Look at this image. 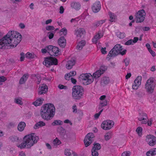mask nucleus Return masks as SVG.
Returning <instances> with one entry per match:
<instances>
[{
  "label": "nucleus",
  "mask_w": 156,
  "mask_h": 156,
  "mask_svg": "<svg viewBox=\"0 0 156 156\" xmlns=\"http://www.w3.org/2000/svg\"><path fill=\"white\" fill-rule=\"evenodd\" d=\"M22 39L21 34L18 32L11 31L0 40V48H8L9 46L16 47Z\"/></svg>",
  "instance_id": "obj_1"
},
{
  "label": "nucleus",
  "mask_w": 156,
  "mask_h": 156,
  "mask_svg": "<svg viewBox=\"0 0 156 156\" xmlns=\"http://www.w3.org/2000/svg\"><path fill=\"white\" fill-rule=\"evenodd\" d=\"M55 112V108L52 104L47 103L41 108L40 114L42 119L46 120L51 119Z\"/></svg>",
  "instance_id": "obj_2"
},
{
  "label": "nucleus",
  "mask_w": 156,
  "mask_h": 156,
  "mask_svg": "<svg viewBox=\"0 0 156 156\" xmlns=\"http://www.w3.org/2000/svg\"><path fill=\"white\" fill-rule=\"evenodd\" d=\"M39 138L35 135L34 133L27 135L23 138V141L18 146V147L21 149L26 147L30 148L34 144L37 142Z\"/></svg>",
  "instance_id": "obj_3"
},
{
  "label": "nucleus",
  "mask_w": 156,
  "mask_h": 156,
  "mask_svg": "<svg viewBox=\"0 0 156 156\" xmlns=\"http://www.w3.org/2000/svg\"><path fill=\"white\" fill-rule=\"evenodd\" d=\"M122 46L120 44H116L109 52L107 56V59L109 60L111 59L112 57H114L119 54L122 55H125L126 53V50L124 49L122 51Z\"/></svg>",
  "instance_id": "obj_4"
},
{
  "label": "nucleus",
  "mask_w": 156,
  "mask_h": 156,
  "mask_svg": "<svg viewBox=\"0 0 156 156\" xmlns=\"http://www.w3.org/2000/svg\"><path fill=\"white\" fill-rule=\"evenodd\" d=\"M83 91V88L82 86L79 85L74 86L72 89V95L73 98L76 100L81 99Z\"/></svg>",
  "instance_id": "obj_5"
},
{
  "label": "nucleus",
  "mask_w": 156,
  "mask_h": 156,
  "mask_svg": "<svg viewBox=\"0 0 156 156\" xmlns=\"http://www.w3.org/2000/svg\"><path fill=\"white\" fill-rule=\"evenodd\" d=\"M79 80L82 82L84 85H87L91 83L94 81L93 76L90 74H82L79 77Z\"/></svg>",
  "instance_id": "obj_6"
},
{
  "label": "nucleus",
  "mask_w": 156,
  "mask_h": 156,
  "mask_svg": "<svg viewBox=\"0 0 156 156\" xmlns=\"http://www.w3.org/2000/svg\"><path fill=\"white\" fill-rule=\"evenodd\" d=\"M156 84L154 83V78L151 77L148 79L145 84V88L149 94L153 92Z\"/></svg>",
  "instance_id": "obj_7"
},
{
  "label": "nucleus",
  "mask_w": 156,
  "mask_h": 156,
  "mask_svg": "<svg viewBox=\"0 0 156 156\" xmlns=\"http://www.w3.org/2000/svg\"><path fill=\"white\" fill-rule=\"evenodd\" d=\"M43 64L47 67L52 65H57L58 64L57 59L55 57H48L45 58L43 62Z\"/></svg>",
  "instance_id": "obj_8"
},
{
  "label": "nucleus",
  "mask_w": 156,
  "mask_h": 156,
  "mask_svg": "<svg viewBox=\"0 0 156 156\" xmlns=\"http://www.w3.org/2000/svg\"><path fill=\"white\" fill-rule=\"evenodd\" d=\"M146 14L145 11L143 9L139 11L135 14L136 19V23H141L143 22L144 20Z\"/></svg>",
  "instance_id": "obj_9"
},
{
  "label": "nucleus",
  "mask_w": 156,
  "mask_h": 156,
  "mask_svg": "<svg viewBox=\"0 0 156 156\" xmlns=\"http://www.w3.org/2000/svg\"><path fill=\"white\" fill-rule=\"evenodd\" d=\"M94 136L92 133H90L86 135L84 140V142L86 147H87L94 141Z\"/></svg>",
  "instance_id": "obj_10"
},
{
  "label": "nucleus",
  "mask_w": 156,
  "mask_h": 156,
  "mask_svg": "<svg viewBox=\"0 0 156 156\" xmlns=\"http://www.w3.org/2000/svg\"><path fill=\"white\" fill-rule=\"evenodd\" d=\"M114 124L113 121L111 120H106L104 121L102 123L101 126L104 129L106 130L111 129Z\"/></svg>",
  "instance_id": "obj_11"
},
{
  "label": "nucleus",
  "mask_w": 156,
  "mask_h": 156,
  "mask_svg": "<svg viewBox=\"0 0 156 156\" xmlns=\"http://www.w3.org/2000/svg\"><path fill=\"white\" fill-rule=\"evenodd\" d=\"M139 114L138 119L140 121H142L141 123L142 124H146L147 122V114L141 111L139 112Z\"/></svg>",
  "instance_id": "obj_12"
},
{
  "label": "nucleus",
  "mask_w": 156,
  "mask_h": 156,
  "mask_svg": "<svg viewBox=\"0 0 156 156\" xmlns=\"http://www.w3.org/2000/svg\"><path fill=\"white\" fill-rule=\"evenodd\" d=\"M142 77L138 76L135 80L134 83L132 85V89L133 90H137L139 86L141 85Z\"/></svg>",
  "instance_id": "obj_13"
},
{
  "label": "nucleus",
  "mask_w": 156,
  "mask_h": 156,
  "mask_svg": "<svg viewBox=\"0 0 156 156\" xmlns=\"http://www.w3.org/2000/svg\"><path fill=\"white\" fill-rule=\"evenodd\" d=\"M101 6L100 2L99 1H97L93 4L92 7L93 11L95 13L98 12L101 9Z\"/></svg>",
  "instance_id": "obj_14"
},
{
  "label": "nucleus",
  "mask_w": 156,
  "mask_h": 156,
  "mask_svg": "<svg viewBox=\"0 0 156 156\" xmlns=\"http://www.w3.org/2000/svg\"><path fill=\"white\" fill-rule=\"evenodd\" d=\"M48 89V86L45 84H43L42 86L39 87L38 94L39 95H41L45 94L47 92Z\"/></svg>",
  "instance_id": "obj_15"
},
{
  "label": "nucleus",
  "mask_w": 156,
  "mask_h": 156,
  "mask_svg": "<svg viewBox=\"0 0 156 156\" xmlns=\"http://www.w3.org/2000/svg\"><path fill=\"white\" fill-rule=\"evenodd\" d=\"M76 62V61L75 59L71 58L70 60L68 61L66 65V68L68 69H72L73 66L75 65Z\"/></svg>",
  "instance_id": "obj_16"
},
{
  "label": "nucleus",
  "mask_w": 156,
  "mask_h": 156,
  "mask_svg": "<svg viewBox=\"0 0 156 156\" xmlns=\"http://www.w3.org/2000/svg\"><path fill=\"white\" fill-rule=\"evenodd\" d=\"M85 33V30L84 28H80L75 30V34L77 37H81Z\"/></svg>",
  "instance_id": "obj_17"
},
{
  "label": "nucleus",
  "mask_w": 156,
  "mask_h": 156,
  "mask_svg": "<svg viewBox=\"0 0 156 156\" xmlns=\"http://www.w3.org/2000/svg\"><path fill=\"white\" fill-rule=\"evenodd\" d=\"M58 43L61 47L64 48L66 44V40L64 37H61L58 39Z\"/></svg>",
  "instance_id": "obj_18"
},
{
  "label": "nucleus",
  "mask_w": 156,
  "mask_h": 156,
  "mask_svg": "<svg viewBox=\"0 0 156 156\" xmlns=\"http://www.w3.org/2000/svg\"><path fill=\"white\" fill-rule=\"evenodd\" d=\"M103 67H102L100 68V69L96 71L95 73L93 74V77L97 79L99 77L101 74H103V72L105 71V69L103 70L102 68Z\"/></svg>",
  "instance_id": "obj_19"
},
{
  "label": "nucleus",
  "mask_w": 156,
  "mask_h": 156,
  "mask_svg": "<svg viewBox=\"0 0 156 156\" xmlns=\"http://www.w3.org/2000/svg\"><path fill=\"white\" fill-rule=\"evenodd\" d=\"M103 36V33L101 31H99L98 34L95 35L92 39V41L95 43H96L97 41Z\"/></svg>",
  "instance_id": "obj_20"
},
{
  "label": "nucleus",
  "mask_w": 156,
  "mask_h": 156,
  "mask_svg": "<svg viewBox=\"0 0 156 156\" xmlns=\"http://www.w3.org/2000/svg\"><path fill=\"white\" fill-rule=\"evenodd\" d=\"M109 82V78L105 76L101 78V84L102 86H104L108 84Z\"/></svg>",
  "instance_id": "obj_21"
},
{
  "label": "nucleus",
  "mask_w": 156,
  "mask_h": 156,
  "mask_svg": "<svg viewBox=\"0 0 156 156\" xmlns=\"http://www.w3.org/2000/svg\"><path fill=\"white\" fill-rule=\"evenodd\" d=\"M58 48L57 47L53 46L51 53H50V55L51 56H56L58 55Z\"/></svg>",
  "instance_id": "obj_22"
},
{
  "label": "nucleus",
  "mask_w": 156,
  "mask_h": 156,
  "mask_svg": "<svg viewBox=\"0 0 156 156\" xmlns=\"http://www.w3.org/2000/svg\"><path fill=\"white\" fill-rule=\"evenodd\" d=\"M44 100L42 98H39L33 103V104L36 106L41 105L42 104Z\"/></svg>",
  "instance_id": "obj_23"
},
{
  "label": "nucleus",
  "mask_w": 156,
  "mask_h": 156,
  "mask_svg": "<svg viewBox=\"0 0 156 156\" xmlns=\"http://www.w3.org/2000/svg\"><path fill=\"white\" fill-rule=\"evenodd\" d=\"M28 74H25L23 75L22 77L20 79L19 83L20 84L24 83L28 78Z\"/></svg>",
  "instance_id": "obj_24"
},
{
  "label": "nucleus",
  "mask_w": 156,
  "mask_h": 156,
  "mask_svg": "<svg viewBox=\"0 0 156 156\" xmlns=\"http://www.w3.org/2000/svg\"><path fill=\"white\" fill-rule=\"evenodd\" d=\"M26 125V123L24 122H20L18 126L17 129L20 132L23 131L24 130Z\"/></svg>",
  "instance_id": "obj_25"
},
{
  "label": "nucleus",
  "mask_w": 156,
  "mask_h": 156,
  "mask_svg": "<svg viewBox=\"0 0 156 156\" xmlns=\"http://www.w3.org/2000/svg\"><path fill=\"white\" fill-rule=\"evenodd\" d=\"M150 138L151 139L149 143V144L151 146H153L156 143V137L153 135H150Z\"/></svg>",
  "instance_id": "obj_26"
},
{
  "label": "nucleus",
  "mask_w": 156,
  "mask_h": 156,
  "mask_svg": "<svg viewBox=\"0 0 156 156\" xmlns=\"http://www.w3.org/2000/svg\"><path fill=\"white\" fill-rule=\"evenodd\" d=\"M71 6L73 8H74L76 10H79L80 8L81 5L78 2H72L71 4Z\"/></svg>",
  "instance_id": "obj_27"
},
{
  "label": "nucleus",
  "mask_w": 156,
  "mask_h": 156,
  "mask_svg": "<svg viewBox=\"0 0 156 156\" xmlns=\"http://www.w3.org/2000/svg\"><path fill=\"white\" fill-rule=\"evenodd\" d=\"M45 125V123L42 121L37 122L34 126V128L35 129H38L39 127H42Z\"/></svg>",
  "instance_id": "obj_28"
},
{
  "label": "nucleus",
  "mask_w": 156,
  "mask_h": 156,
  "mask_svg": "<svg viewBox=\"0 0 156 156\" xmlns=\"http://www.w3.org/2000/svg\"><path fill=\"white\" fill-rule=\"evenodd\" d=\"M86 44V41L84 40H82L80 42H79L76 46V48L77 49L81 50L83 47L85 46Z\"/></svg>",
  "instance_id": "obj_29"
},
{
  "label": "nucleus",
  "mask_w": 156,
  "mask_h": 156,
  "mask_svg": "<svg viewBox=\"0 0 156 156\" xmlns=\"http://www.w3.org/2000/svg\"><path fill=\"white\" fill-rule=\"evenodd\" d=\"M57 131L60 135L62 136H64L66 133L65 129L62 126L58 127Z\"/></svg>",
  "instance_id": "obj_30"
},
{
  "label": "nucleus",
  "mask_w": 156,
  "mask_h": 156,
  "mask_svg": "<svg viewBox=\"0 0 156 156\" xmlns=\"http://www.w3.org/2000/svg\"><path fill=\"white\" fill-rule=\"evenodd\" d=\"M62 124L63 122L60 120H55L51 123V125L53 126L62 125Z\"/></svg>",
  "instance_id": "obj_31"
},
{
  "label": "nucleus",
  "mask_w": 156,
  "mask_h": 156,
  "mask_svg": "<svg viewBox=\"0 0 156 156\" xmlns=\"http://www.w3.org/2000/svg\"><path fill=\"white\" fill-rule=\"evenodd\" d=\"M109 15L110 17L109 21L111 22H113L115 21L116 16L115 14L111 12H108Z\"/></svg>",
  "instance_id": "obj_32"
},
{
  "label": "nucleus",
  "mask_w": 156,
  "mask_h": 156,
  "mask_svg": "<svg viewBox=\"0 0 156 156\" xmlns=\"http://www.w3.org/2000/svg\"><path fill=\"white\" fill-rule=\"evenodd\" d=\"M105 20H101L100 21H98L93 24V25L94 27H97L102 24L103 23L105 22Z\"/></svg>",
  "instance_id": "obj_33"
},
{
  "label": "nucleus",
  "mask_w": 156,
  "mask_h": 156,
  "mask_svg": "<svg viewBox=\"0 0 156 156\" xmlns=\"http://www.w3.org/2000/svg\"><path fill=\"white\" fill-rule=\"evenodd\" d=\"M26 57L30 59L36 57V55L34 53H30L28 52L26 55Z\"/></svg>",
  "instance_id": "obj_34"
},
{
  "label": "nucleus",
  "mask_w": 156,
  "mask_h": 156,
  "mask_svg": "<svg viewBox=\"0 0 156 156\" xmlns=\"http://www.w3.org/2000/svg\"><path fill=\"white\" fill-rule=\"evenodd\" d=\"M112 137V133L111 132L106 133L105 136V140L107 141L109 140Z\"/></svg>",
  "instance_id": "obj_35"
},
{
  "label": "nucleus",
  "mask_w": 156,
  "mask_h": 156,
  "mask_svg": "<svg viewBox=\"0 0 156 156\" xmlns=\"http://www.w3.org/2000/svg\"><path fill=\"white\" fill-rule=\"evenodd\" d=\"M116 35L120 39H123L125 37V34L124 33H121L120 32H117Z\"/></svg>",
  "instance_id": "obj_36"
},
{
  "label": "nucleus",
  "mask_w": 156,
  "mask_h": 156,
  "mask_svg": "<svg viewBox=\"0 0 156 156\" xmlns=\"http://www.w3.org/2000/svg\"><path fill=\"white\" fill-rule=\"evenodd\" d=\"M93 145H94V146L92 148H94V149H95V150L98 151L101 148V145L99 143H94Z\"/></svg>",
  "instance_id": "obj_37"
},
{
  "label": "nucleus",
  "mask_w": 156,
  "mask_h": 156,
  "mask_svg": "<svg viewBox=\"0 0 156 156\" xmlns=\"http://www.w3.org/2000/svg\"><path fill=\"white\" fill-rule=\"evenodd\" d=\"M53 143L54 146H57L59 145L61 143V142L57 138H56L54 139L53 142Z\"/></svg>",
  "instance_id": "obj_38"
},
{
  "label": "nucleus",
  "mask_w": 156,
  "mask_h": 156,
  "mask_svg": "<svg viewBox=\"0 0 156 156\" xmlns=\"http://www.w3.org/2000/svg\"><path fill=\"white\" fill-rule=\"evenodd\" d=\"M21 99V98H16L14 99V102L17 104L22 105H23V103Z\"/></svg>",
  "instance_id": "obj_39"
},
{
  "label": "nucleus",
  "mask_w": 156,
  "mask_h": 156,
  "mask_svg": "<svg viewBox=\"0 0 156 156\" xmlns=\"http://www.w3.org/2000/svg\"><path fill=\"white\" fill-rule=\"evenodd\" d=\"M9 139L12 142H15L18 140V138L16 136H10Z\"/></svg>",
  "instance_id": "obj_40"
},
{
  "label": "nucleus",
  "mask_w": 156,
  "mask_h": 156,
  "mask_svg": "<svg viewBox=\"0 0 156 156\" xmlns=\"http://www.w3.org/2000/svg\"><path fill=\"white\" fill-rule=\"evenodd\" d=\"M92 155V156H98V153L97 150L95 149H94V148H92L91 150Z\"/></svg>",
  "instance_id": "obj_41"
},
{
  "label": "nucleus",
  "mask_w": 156,
  "mask_h": 156,
  "mask_svg": "<svg viewBox=\"0 0 156 156\" xmlns=\"http://www.w3.org/2000/svg\"><path fill=\"white\" fill-rule=\"evenodd\" d=\"M46 47L47 50V52L49 54L50 53H51L53 46L52 45H48L46 46Z\"/></svg>",
  "instance_id": "obj_42"
},
{
  "label": "nucleus",
  "mask_w": 156,
  "mask_h": 156,
  "mask_svg": "<svg viewBox=\"0 0 156 156\" xmlns=\"http://www.w3.org/2000/svg\"><path fill=\"white\" fill-rule=\"evenodd\" d=\"M142 130V129L141 127H138L136 129V131L139 136H141V135Z\"/></svg>",
  "instance_id": "obj_43"
},
{
  "label": "nucleus",
  "mask_w": 156,
  "mask_h": 156,
  "mask_svg": "<svg viewBox=\"0 0 156 156\" xmlns=\"http://www.w3.org/2000/svg\"><path fill=\"white\" fill-rule=\"evenodd\" d=\"M71 151H72L68 149H66L65 150V154L67 156H69L72 152Z\"/></svg>",
  "instance_id": "obj_44"
},
{
  "label": "nucleus",
  "mask_w": 156,
  "mask_h": 156,
  "mask_svg": "<svg viewBox=\"0 0 156 156\" xmlns=\"http://www.w3.org/2000/svg\"><path fill=\"white\" fill-rule=\"evenodd\" d=\"M123 62L125 63V66H127L129 65L130 62V60L129 58H126L123 61Z\"/></svg>",
  "instance_id": "obj_45"
},
{
  "label": "nucleus",
  "mask_w": 156,
  "mask_h": 156,
  "mask_svg": "<svg viewBox=\"0 0 156 156\" xmlns=\"http://www.w3.org/2000/svg\"><path fill=\"white\" fill-rule=\"evenodd\" d=\"M133 40L132 39H130L127 42H126L124 44L125 45H133Z\"/></svg>",
  "instance_id": "obj_46"
},
{
  "label": "nucleus",
  "mask_w": 156,
  "mask_h": 156,
  "mask_svg": "<svg viewBox=\"0 0 156 156\" xmlns=\"http://www.w3.org/2000/svg\"><path fill=\"white\" fill-rule=\"evenodd\" d=\"M34 76L36 77L37 78V84H39L41 81V77L38 75H36L35 74Z\"/></svg>",
  "instance_id": "obj_47"
},
{
  "label": "nucleus",
  "mask_w": 156,
  "mask_h": 156,
  "mask_svg": "<svg viewBox=\"0 0 156 156\" xmlns=\"http://www.w3.org/2000/svg\"><path fill=\"white\" fill-rule=\"evenodd\" d=\"M55 28L53 26H47L46 27V29L47 30H54Z\"/></svg>",
  "instance_id": "obj_48"
},
{
  "label": "nucleus",
  "mask_w": 156,
  "mask_h": 156,
  "mask_svg": "<svg viewBox=\"0 0 156 156\" xmlns=\"http://www.w3.org/2000/svg\"><path fill=\"white\" fill-rule=\"evenodd\" d=\"M103 110V109H102L101 110H100V111L98 113H96L94 115V118L96 119H97L98 118V117H99L101 114Z\"/></svg>",
  "instance_id": "obj_49"
},
{
  "label": "nucleus",
  "mask_w": 156,
  "mask_h": 156,
  "mask_svg": "<svg viewBox=\"0 0 156 156\" xmlns=\"http://www.w3.org/2000/svg\"><path fill=\"white\" fill-rule=\"evenodd\" d=\"M100 105L103 107L106 106L107 105V100H105L104 101H101L100 102Z\"/></svg>",
  "instance_id": "obj_50"
},
{
  "label": "nucleus",
  "mask_w": 156,
  "mask_h": 156,
  "mask_svg": "<svg viewBox=\"0 0 156 156\" xmlns=\"http://www.w3.org/2000/svg\"><path fill=\"white\" fill-rule=\"evenodd\" d=\"M60 31L61 32H62L65 36H66L67 34V30L65 28H62Z\"/></svg>",
  "instance_id": "obj_51"
},
{
  "label": "nucleus",
  "mask_w": 156,
  "mask_h": 156,
  "mask_svg": "<svg viewBox=\"0 0 156 156\" xmlns=\"http://www.w3.org/2000/svg\"><path fill=\"white\" fill-rule=\"evenodd\" d=\"M58 88L60 89H67V87L62 84H59L58 86Z\"/></svg>",
  "instance_id": "obj_52"
},
{
  "label": "nucleus",
  "mask_w": 156,
  "mask_h": 156,
  "mask_svg": "<svg viewBox=\"0 0 156 156\" xmlns=\"http://www.w3.org/2000/svg\"><path fill=\"white\" fill-rule=\"evenodd\" d=\"M48 34H49L48 35L49 39H52L53 38L54 35V34L53 33V31L48 32Z\"/></svg>",
  "instance_id": "obj_53"
},
{
  "label": "nucleus",
  "mask_w": 156,
  "mask_h": 156,
  "mask_svg": "<svg viewBox=\"0 0 156 156\" xmlns=\"http://www.w3.org/2000/svg\"><path fill=\"white\" fill-rule=\"evenodd\" d=\"M21 57L20 58V60L21 61H23L24 60L25 58L24 54L23 52H22L20 54Z\"/></svg>",
  "instance_id": "obj_54"
},
{
  "label": "nucleus",
  "mask_w": 156,
  "mask_h": 156,
  "mask_svg": "<svg viewBox=\"0 0 156 156\" xmlns=\"http://www.w3.org/2000/svg\"><path fill=\"white\" fill-rule=\"evenodd\" d=\"M129 151H125L122 154V156H129Z\"/></svg>",
  "instance_id": "obj_55"
},
{
  "label": "nucleus",
  "mask_w": 156,
  "mask_h": 156,
  "mask_svg": "<svg viewBox=\"0 0 156 156\" xmlns=\"http://www.w3.org/2000/svg\"><path fill=\"white\" fill-rule=\"evenodd\" d=\"M6 80V78L3 76H0V83L4 82Z\"/></svg>",
  "instance_id": "obj_56"
},
{
  "label": "nucleus",
  "mask_w": 156,
  "mask_h": 156,
  "mask_svg": "<svg viewBox=\"0 0 156 156\" xmlns=\"http://www.w3.org/2000/svg\"><path fill=\"white\" fill-rule=\"evenodd\" d=\"M72 109H73V113H76L77 111V108L76 105H74L72 107Z\"/></svg>",
  "instance_id": "obj_57"
},
{
  "label": "nucleus",
  "mask_w": 156,
  "mask_h": 156,
  "mask_svg": "<svg viewBox=\"0 0 156 156\" xmlns=\"http://www.w3.org/2000/svg\"><path fill=\"white\" fill-rule=\"evenodd\" d=\"M68 73L69 74V76H70V77H71V76H74L76 75V72L75 71H73L70 72L69 73Z\"/></svg>",
  "instance_id": "obj_58"
},
{
  "label": "nucleus",
  "mask_w": 156,
  "mask_h": 156,
  "mask_svg": "<svg viewBox=\"0 0 156 156\" xmlns=\"http://www.w3.org/2000/svg\"><path fill=\"white\" fill-rule=\"evenodd\" d=\"M101 52L103 54H105L106 53L107 51H106V48H102L101 49Z\"/></svg>",
  "instance_id": "obj_59"
},
{
  "label": "nucleus",
  "mask_w": 156,
  "mask_h": 156,
  "mask_svg": "<svg viewBox=\"0 0 156 156\" xmlns=\"http://www.w3.org/2000/svg\"><path fill=\"white\" fill-rule=\"evenodd\" d=\"M138 40H139V38L138 37H134L133 38V41H132L133 44H134L136 43V42H137Z\"/></svg>",
  "instance_id": "obj_60"
},
{
  "label": "nucleus",
  "mask_w": 156,
  "mask_h": 156,
  "mask_svg": "<svg viewBox=\"0 0 156 156\" xmlns=\"http://www.w3.org/2000/svg\"><path fill=\"white\" fill-rule=\"evenodd\" d=\"M60 11L59 13L61 14H62L63 13L64 9L62 6H61L60 7Z\"/></svg>",
  "instance_id": "obj_61"
},
{
  "label": "nucleus",
  "mask_w": 156,
  "mask_h": 156,
  "mask_svg": "<svg viewBox=\"0 0 156 156\" xmlns=\"http://www.w3.org/2000/svg\"><path fill=\"white\" fill-rule=\"evenodd\" d=\"M149 51L153 57H154L156 55V54L155 52L152 51L151 49L149 50Z\"/></svg>",
  "instance_id": "obj_62"
},
{
  "label": "nucleus",
  "mask_w": 156,
  "mask_h": 156,
  "mask_svg": "<svg viewBox=\"0 0 156 156\" xmlns=\"http://www.w3.org/2000/svg\"><path fill=\"white\" fill-rule=\"evenodd\" d=\"M154 156L156 154V148H154L150 150Z\"/></svg>",
  "instance_id": "obj_63"
},
{
  "label": "nucleus",
  "mask_w": 156,
  "mask_h": 156,
  "mask_svg": "<svg viewBox=\"0 0 156 156\" xmlns=\"http://www.w3.org/2000/svg\"><path fill=\"white\" fill-rule=\"evenodd\" d=\"M146 154L147 156H154L150 150L147 151L146 153Z\"/></svg>",
  "instance_id": "obj_64"
}]
</instances>
